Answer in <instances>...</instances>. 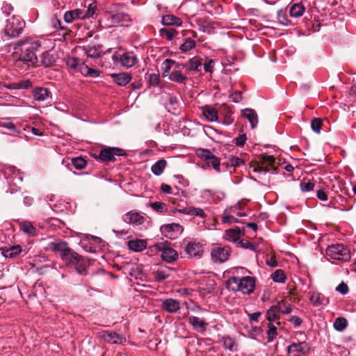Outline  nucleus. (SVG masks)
<instances>
[{"instance_id":"obj_1","label":"nucleus","mask_w":356,"mask_h":356,"mask_svg":"<svg viewBox=\"0 0 356 356\" xmlns=\"http://www.w3.org/2000/svg\"><path fill=\"white\" fill-rule=\"evenodd\" d=\"M226 287L229 291H238L243 294H250L255 288V278L251 276L242 277L232 276L227 280Z\"/></svg>"},{"instance_id":"obj_2","label":"nucleus","mask_w":356,"mask_h":356,"mask_svg":"<svg viewBox=\"0 0 356 356\" xmlns=\"http://www.w3.org/2000/svg\"><path fill=\"white\" fill-rule=\"evenodd\" d=\"M205 243L196 239L185 238L181 243V248L186 254L191 258L200 259L203 254Z\"/></svg>"},{"instance_id":"obj_3","label":"nucleus","mask_w":356,"mask_h":356,"mask_svg":"<svg viewBox=\"0 0 356 356\" xmlns=\"http://www.w3.org/2000/svg\"><path fill=\"white\" fill-rule=\"evenodd\" d=\"M25 27V22L18 15H13L6 21L4 26V33L9 37H18L24 28Z\"/></svg>"},{"instance_id":"obj_4","label":"nucleus","mask_w":356,"mask_h":356,"mask_svg":"<svg viewBox=\"0 0 356 356\" xmlns=\"http://www.w3.org/2000/svg\"><path fill=\"white\" fill-rule=\"evenodd\" d=\"M326 254L332 259L340 261H348L350 257V250L343 244H333L326 249Z\"/></svg>"},{"instance_id":"obj_5","label":"nucleus","mask_w":356,"mask_h":356,"mask_svg":"<svg viewBox=\"0 0 356 356\" xmlns=\"http://www.w3.org/2000/svg\"><path fill=\"white\" fill-rule=\"evenodd\" d=\"M311 350V346L305 341H293L287 347L289 356H305Z\"/></svg>"},{"instance_id":"obj_6","label":"nucleus","mask_w":356,"mask_h":356,"mask_svg":"<svg viewBox=\"0 0 356 356\" xmlns=\"http://www.w3.org/2000/svg\"><path fill=\"white\" fill-rule=\"evenodd\" d=\"M46 249L60 253V257L63 261L67 260V257L73 252L65 242L60 240L49 243Z\"/></svg>"},{"instance_id":"obj_7","label":"nucleus","mask_w":356,"mask_h":356,"mask_svg":"<svg viewBox=\"0 0 356 356\" xmlns=\"http://www.w3.org/2000/svg\"><path fill=\"white\" fill-rule=\"evenodd\" d=\"M230 252L231 250L228 246L221 247L213 245L211 251V257L213 262L222 263L228 259Z\"/></svg>"},{"instance_id":"obj_8","label":"nucleus","mask_w":356,"mask_h":356,"mask_svg":"<svg viewBox=\"0 0 356 356\" xmlns=\"http://www.w3.org/2000/svg\"><path fill=\"white\" fill-rule=\"evenodd\" d=\"M65 261L72 265L79 274L83 275L86 273V261L81 256L75 252L73 251L67 257V260Z\"/></svg>"},{"instance_id":"obj_9","label":"nucleus","mask_w":356,"mask_h":356,"mask_svg":"<svg viewBox=\"0 0 356 356\" xmlns=\"http://www.w3.org/2000/svg\"><path fill=\"white\" fill-rule=\"evenodd\" d=\"M115 65L120 64L122 67H134L137 63V58L130 53L115 54L113 56Z\"/></svg>"},{"instance_id":"obj_10","label":"nucleus","mask_w":356,"mask_h":356,"mask_svg":"<svg viewBox=\"0 0 356 356\" xmlns=\"http://www.w3.org/2000/svg\"><path fill=\"white\" fill-rule=\"evenodd\" d=\"M99 335L107 343L121 345L126 342L125 337L115 332L104 330L101 332Z\"/></svg>"},{"instance_id":"obj_11","label":"nucleus","mask_w":356,"mask_h":356,"mask_svg":"<svg viewBox=\"0 0 356 356\" xmlns=\"http://www.w3.org/2000/svg\"><path fill=\"white\" fill-rule=\"evenodd\" d=\"M155 248L161 252L163 259L168 263H172L178 258L177 251L172 248L165 247L163 243L156 244Z\"/></svg>"},{"instance_id":"obj_12","label":"nucleus","mask_w":356,"mask_h":356,"mask_svg":"<svg viewBox=\"0 0 356 356\" xmlns=\"http://www.w3.org/2000/svg\"><path fill=\"white\" fill-rule=\"evenodd\" d=\"M125 153L123 149L117 147H108L102 149L99 157L103 161H115V156H123Z\"/></svg>"},{"instance_id":"obj_13","label":"nucleus","mask_w":356,"mask_h":356,"mask_svg":"<svg viewBox=\"0 0 356 356\" xmlns=\"http://www.w3.org/2000/svg\"><path fill=\"white\" fill-rule=\"evenodd\" d=\"M309 295V302L314 307L326 306L330 302L329 298L319 292L313 291Z\"/></svg>"},{"instance_id":"obj_14","label":"nucleus","mask_w":356,"mask_h":356,"mask_svg":"<svg viewBox=\"0 0 356 356\" xmlns=\"http://www.w3.org/2000/svg\"><path fill=\"white\" fill-rule=\"evenodd\" d=\"M188 322L193 327V330L198 332L203 333L206 332L208 326V323L203 318L197 316H190L188 317Z\"/></svg>"},{"instance_id":"obj_15","label":"nucleus","mask_w":356,"mask_h":356,"mask_svg":"<svg viewBox=\"0 0 356 356\" xmlns=\"http://www.w3.org/2000/svg\"><path fill=\"white\" fill-rule=\"evenodd\" d=\"M123 220L124 222L131 224L134 226L140 225L145 221L144 217L140 213L136 211H130L127 213L124 216Z\"/></svg>"},{"instance_id":"obj_16","label":"nucleus","mask_w":356,"mask_h":356,"mask_svg":"<svg viewBox=\"0 0 356 356\" xmlns=\"http://www.w3.org/2000/svg\"><path fill=\"white\" fill-rule=\"evenodd\" d=\"M176 211L188 216H198L202 219H206L207 217L204 210L199 207H188L184 209H177Z\"/></svg>"},{"instance_id":"obj_17","label":"nucleus","mask_w":356,"mask_h":356,"mask_svg":"<svg viewBox=\"0 0 356 356\" xmlns=\"http://www.w3.org/2000/svg\"><path fill=\"white\" fill-rule=\"evenodd\" d=\"M19 60L22 61L24 65L30 67L36 62L37 56H35L33 51L31 50L29 48L26 47L24 49V51L21 54Z\"/></svg>"},{"instance_id":"obj_18","label":"nucleus","mask_w":356,"mask_h":356,"mask_svg":"<svg viewBox=\"0 0 356 356\" xmlns=\"http://www.w3.org/2000/svg\"><path fill=\"white\" fill-rule=\"evenodd\" d=\"M214 65L213 60L204 56H195L190 60V67H213Z\"/></svg>"},{"instance_id":"obj_19","label":"nucleus","mask_w":356,"mask_h":356,"mask_svg":"<svg viewBox=\"0 0 356 356\" xmlns=\"http://www.w3.org/2000/svg\"><path fill=\"white\" fill-rule=\"evenodd\" d=\"M161 307L169 313H175L180 309V303L175 299L168 298L162 301Z\"/></svg>"},{"instance_id":"obj_20","label":"nucleus","mask_w":356,"mask_h":356,"mask_svg":"<svg viewBox=\"0 0 356 356\" xmlns=\"http://www.w3.org/2000/svg\"><path fill=\"white\" fill-rule=\"evenodd\" d=\"M305 6L302 2L291 3L289 15L291 17H300L305 13Z\"/></svg>"},{"instance_id":"obj_21","label":"nucleus","mask_w":356,"mask_h":356,"mask_svg":"<svg viewBox=\"0 0 356 356\" xmlns=\"http://www.w3.org/2000/svg\"><path fill=\"white\" fill-rule=\"evenodd\" d=\"M266 318L268 323L277 322V324L280 325V313L279 307L276 305L270 307L266 312Z\"/></svg>"},{"instance_id":"obj_22","label":"nucleus","mask_w":356,"mask_h":356,"mask_svg":"<svg viewBox=\"0 0 356 356\" xmlns=\"http://www.w3.org/2000/svg\"><path fill=\"white\" fill-rule=\"evenodd\" d=\"M170 271L169 267L160 266L154 271V278L157 282H162L170 276Z\"/></svg>"},{"instance_id":"obj_23","label":"nucleus","mask_w":356,"mask_h":356,"mask_svg":"<svg viewBox=\"0 0 356 356\" xmlns=\"http://www.w3.org/2000/svg\"><path fill=\"white\" fill-rule=\"evenodd\" d=\"M242 115L248 120L252 129L257 127L258 124V117L254 110L252 108H245L242 110Z\"/></svg>"},{"instance_id":"obj_24","label":"nucleus","mask_w":356,"mask_h":356,"mask_svg":"<svg viewBox=\"0 0 356 356\" xmlns=\"http://www.w3.org/2000/svg\"><path fill=\"white\" fill-rule=\"evenodd\" d=\"M33 99L38 102H43L49 97L50 92L46 88L37 87L32 91Z\"/></svg>"},{"instance_id":"obj_25","label":"nucleus","mask_w":356,"mask_h":356,"mask_svg":"<svg viewBox=\"0 0 356 356\" xmlns=\"http://www.w3.org/2000/svg\"><path fill=\"white\" fill-rule=\"evenodd\" d=\"M2 255L6 258H14L22 252V248L20 245H13L10 248H1V249Z\"/></svg>"},{"instance_id":"obj_26","label":"nucleus","mask_w":356,"mask_h":356,"mask_svg":"<svg viewBox=\"0 0 356 356\" xmlns=\"http://www.w3.org/2000/svg\"><path fill=\"white\" fill-rule=\"evenodd\" d=\"M129 250L134 252H141L147 247V241L143 239H134L127 242Z\"/></svg>"},{"instance_id":"obj_27","label":"nucleus","mask_w":356,"mask_h":356,"mask_svg":"<svg viewBox=\"0 0 356 356\" xmlns=\"http://www.w3.org/2000/svg\"><path fill=\"white\" fill-rule=\"evenodd\" d=\"M236 207H231L229 209H226L222 216V223H237L239 222V220L232 213H235Z\"/></svg>"},{"instance_id":"obj_28","label":"nucleus","mask_w":356,"mask_h":356,"mask_svg":"<svg viewBox=\"0 0 356 356\" xmlns=\"http://www.w3.org/2000/svg\"><path fill=\"white\" fill-rule=\"evenodd\" d=\"M202 114L209 122H216L218 120V111L211 106L207 105L202 107Z\"/></svg>"},{"instance_id":"obj_29","label":"nucleus","mask_w":356,"mask_h":356,"mask_svg":"<svg viewBox=\"0 0 356 356\" xmlns=\"http://www.w3.org/2000/svg\"><path fill=\"white\" fill-rule=\"evenodd\" d=\"M83 11L80 9H75L67 11L64 15V20L67 23H71L77 19H83L86 15H82Z\"/></svg>"},{"instance_id":"obj_30","label":"nucleus","mask_w":356,"mask_h":356,"mask_svg":"<svg viewBox=\"0 0 356 356\" xmlns=\"http://www.w3.org/2000/svg\"><path fill=\"white\" fill-rule=\"evenodd\" d=\"M203 156L208 161V163L212 165L214 170H216L218 172H220V159L218 157L211 154V152H209V150L205 151V153L203 155Z\"/></svg>"},{"instance_id":"obj_31","label":"nucleus","mask_w":356,"mask_h":356,"mask_svg":"<svg viewBox=\"0 0 356 356\" xmlns=\"http://www.w3.org/2000/svg\"><path fill=\"white\" fill-rule=\"evenodd\" d=\"M32 82L29 79L21 80L10 83L7 88L10 90H28L32 87Z\"/></svg>"},{"instance_id":"obj_32","label":"nucleus","mask_w":356,"mask_h":356,"mask_svg":"<svg viewBox=\"0 0 356 356\" xmlns=\"http://www.w3.org/2000/svg\"><path fill=\"white\" fill-rule=\"evenodd\" d=\"M20 230L29 236L37 235V229L29 221H22L19 224Z\"/></svg>"},{"instance_id":"obj_33","label":"nucleus","mask_w":356,"mask_h":356,"mask_svg":"<svg viewBox=\"0 0 356 356\" xmlns=\"http://www.w3.org/2000/svg\"><path fill=\"white\" fill-rule=\"evenodd\" d=\"M171 68H164L162 76L163 77L168 76V79L171 81H177L179 83H181L184 79L185 77L180 73L179 72H170Z\"/></svg>"},{"instance_id":"obj_34","label":"nucleus","mask_w":356,"mask_h":356,"mask_svg":"<svg viewBox=\"0 0 356 356\" xmlns=\"http://www.w3.org/2000/svg\"><path fill=\"white\" fill-rule=\"evenodd\" d=\"M224 238L226 241L236 242L241 238V230L239 228L230 229L225 231Z\"/></svg>"},{"instance_id":"obj_35","label":"nucleus","mask_w":356,"mask_h":356,"mask_svg":"<svg viewBox=\"0 0 356 356\" xmlns=\"http://www.w3.org/2000/svg\"><path fill=\"white\" fill-rule=\"evenodd\" d=\"M162 24L165 26H180L182 21L179 17L172 15H166L162 17Z\"/></svg>"},{"instance_id":"obj_36","label":"nucleus","mask_w":356,"mask_h":356,"mask_svg":"<svg viewBox=\"0 0 356 356\" xmlns=\"http://www.w3.org/2000/svg\"><path fill=\"white\" fill-rule=\"evenodd\" d=\"M167 166V161L161 159L154 163L151 167L152 172L156 176H160Z\"/></svg>"},{"instance_id":"obj_37","label":"nucleus","mask_w":356,"mask_h":356,"mask_svg":"<svg viewBox=\"0 0 356 356\" xmlns=\"http://www.w3.org/2000/svg\"><path fill=\"white\" fill-rule=\"evenodd\" d=\"M114 81L119 86H125L131 81V76L127 73L112 74Z\"/></svg>"},{"instance_id":"obj_38","label":"nucleus","mask_w":356,"mask_h":356,"mask_svg":"<svg viewBox=\"0 0 356 356\" xmlns=\"http://www.w3.org/2000/svg\"><path fill=\"white\" fill-rule=\"evenodd\" d=\"M24 44H29V46L27 48H29L32 51L37 50L40 47V42L38 40L29 42V39H25L18 41L17 43L15 44V49L17 50L19 47Z\"/></svg>"},{"instance_id":"obj_39","label":"nucleus","mask_w":356,"mask_h":356,"mask_svg":"<svg viewBox=\"0 0 356 356\" xmlns=\"http://www.w3.org/2000/svg\"><path fill=\"white\" fill-rule=\"evenodd\" d=\"M150 207L156 213H166L168 211V205L162 202H154L149 204Z\"/></svg>"},{"instance_id":"obj_40","label":"nucleus","mask_w":356,"mask_h":356,"mask_svg":"<svg viewBox=\"0 0 356 356\" xmlns=\"http://www.w3.org/2000/svg\"><path fill=\"white\" fill-rule=\"evenodd\" d=\"M161 229L165 232L181 233L183 227L178 223L167 224L162 226Z\"/></svg>"},{"instance_id":"obj_41","label":"nucleus","mask_w":356,"mask_h":356,"mask_svg":"<svg viewBox=\"0 0 356 356\" xmlns=\"http://www.w3.org/2000/svg\"><path fill=\"white\" fill-rule=\"evenodd\" d=\"M268 329L266 331L268 342H272L277 334V327L271 323L267 324Z\"/></svg>"},{"instance_id":"obj_42","label":"nucleus","mask_w":356,"mask_h":356,"mask_svg":"<svg viewBox=\"0 0 356 356\" xmlns=\"http://www.w3.org/2000/svg\"><path fill=\"white\" fill-rule=\"evenodd\" d=\"M348 325L347 320L343 317L337 318L333 324L334 328L339 332H341L346 329Z\"/></svg>"},{"instance_id":"obj_43","label":"nucleus","mask_w":356,"mask_h":356,"mask_svg":"<svg viewBox=\"0 0 356 356\" xmlns=\"http://www.w3.org/2000/svg\"><path fill=\"white\" fill-rule=\"evenodd\" d=\"M111 21L113 24H120L129 21V16L123 13H116L111 17Z\"/></svg>"},{"instance_id":"obj_44","label":"nucleus","mask_w":356,"mask_h":356,"mask_svg":"<svg viewBox=\"0 0 356 356\" xmlns=\"http://www.w3.org/2000/svg\"><path fill=\"white\" fill-rule=\"evenodd\" d=\"M271 278L275 282L283 283L285 282L286 276L282 270H276L272 275Z\"/></svg>"},{"instance_id":"obj_45","label":"nucleus","mask_w":356,"mask_h":356,"mask_svg":"<svg viewBox=\"0 0 356 356\" xmlns=\"http://www.w3.org/2000/svg\"><path fill=\"white\" fill-rule=\"evenodd\" d=\"M195 46V42L191 38H187L185 40L184 42L180 46L179 49L183 52H187L191 49H193Z\"/></svg>"},{"instance_id":"obj_46","label":"nucleus","mask_w":356,"mask_h":356,"mask_svg":"<svg viewBox=\"0 0 356 356\" xmlns=\"http://www.w3.org/2000/svg\"><path fill=\"white\" fill-rule=\"evenodd\" d=\"M221 342L223 344L225 348L228 349L231 351L234 350V346L235 345L234 341L228 336H224L221 339Z\"/></svg>"},{"instance_id":"obj_47","label":"nucleus","mask_w":356,"mask_h":356,"mask_svg":"<svg viewBox=\"0 0 356 356\" xmlns=\"http://www.w3.org/2000/svg\"><path fill=\"white\" fill-rule=\"evenodd\" d=\"M160 35L168 40H172L177 31L174 29L163 28L160 30Z\"/></svg>"},{"instance_id":"obj_48","label":"nucleus","mask_w":356,"mask_h":356,"mask_svg":"<svg viewBox=\"0 0 356 356\" xmlns=\"http://www.w3.org/2000/svg\"><path fill=\"white\" fill-rule=\"evenodd\" d=\"M81 73L84 76L97 77L100 74V72L95 68H79Z\"/></svg>"},{"instance_id":"obj_49","label":"nucleus","mask_w":356,"mask_h":356,"mask_svg":"<svg viewBox=\"0 0 356 356\" xmlns=\"http://www.w3.org/2000/svg\"><path fill=\"white\" fill-rule=\"evenodd\" d=\"M72 163L76 170H82L86 165V161L81 157L72 159Z\"/></svg>"},{"instance_id":"obj_50","label":"nucleus","mask_w":356,"mask_h":356,"mask_svg":"<svg viewBox=\"0 0 356 356\" xmlns=\"http://www.w3.org/2000/svg\"><path fill=\"white\" fill-rule=\"evenodd\" d=\"M280 313H282L284 314H289L292 312V308L291 305L287 304L285 301L282 300L279 302L278 305Z\"/></svg>"},{"instance_id":"obj_51","label":"nucleus","mask_w":356,"mask_h":356,"mask_svg":"<svg viewBox=\"0 0 356 356\" xmlns=\"http://www.w3.org/2000/svg\"><path fill=\"white\" fill-rule=\"evenodd\" d=\"M321 126H322V122L320 119L318 118H315L314 119L312 122H311V127H312V129L317 133V134H319L321 132Z\"/></svg>"},{"instance_id":"obj_52","label":"nucleus","mask_w":356,"mask_h":356,"mask_svg":"<svg viewBox=\"0 0 356 356\" xmlns=\"http://www.w3.org/2000/svg\"><path fill=\"white\" fill-rule=\"evenodd\" d=\"M229 161L231 166L238 167L244 165V161L237 156H232Z\"/></svg>"},{"instance_id":"obj_53","label":"nucleus","mask_w":356,"mask_h":356,"mask_svg":"<svg viewBox=\"0 0 356 356\" xmlns=\"http://www.w3.org/2000/svg\"><path fill=\"white\" fill-rule=\"evenodd\" d=\"M314 187V184L311 181L308 182H302L300 184V188L302 192H309L313 190Z\"/></svg>"},{"instance_id":"obj_54","label":"nucleus","mask_w":356,"mask_h":356,"mask_svg":"<svg viewBox=\"0 0 356 356\" xmlns=\"http://www.w3.org/2000/svg\"><path fill=\"white\" fill-rule=\"evenodd\" d=\"M246 140L247 137L245 134H241L235 138V144L238 147H243L245 145Z\"/></svg>"},{"instance_id":"obj_55","label":"nucleus","mask_w":356,"mask_h":356,"mask_svg":"<svg viewBox=\"0 0 356 356\" xmlns=\"http://www.w3.org/2000/svg\"><path fill=\"white\" fill-rule=\"evenodd\" d=\"M336 290L341 294L346 295L348 293V286L344 282H341L337 286Z\"/></svg>"},{"instance_id":"obj_56","label":"nucleus","mask_w":356,"mask_h":356,"mask_svg":"<svg viewBox=\"0 0 356 356\" xmlns=\"http://www.w3.org/2000/svg\"><path fill=\"white\" fill-rule=\"evenodd\" d=\"M13 8L10 3H4L1 8L2 13L8 17L13 11Z\"/></svg>"},{"instance_id":"obj_57","label":"nucleus","mask_w":356,"mask_h":356,"mask_svg":"<svg viewBox=\"0 0 356 356\" xmlns=\"http://www.w3.org/2000/svg\"><path fill=\"white\" fill-rule=\"evenodd\" d=\"M229 98L232 99V101L234 103H238L242 99V95L240 92L235 91L234 92L232 93L229 95Z\"/></svg>"},{"instance_id":"obj_58","label":"nucleus","mask_w":356,"mask_h":356,"mask_svg":"<svg viewBox=\"0 0 356 356\" xmlns=\"http://www.w3.org/2000/svg\"><path fill=\"white\" fill-rule=\"evenodd\" d=\"M159 77L156 74H150L149 76V82L152 86H156L159 83Z\"/></svg>"},{"instance_id":"obj_59","label":"nucleus","mask_w":356,"mask_h":356,"mask_svg":"<svg viewBox=\"0 0 356 356\" xmlns=\"http://www.w3.org/2000/svg\"><path fill=\"white\" fill-rule=\"evenodd\" d=\"M161 190L164 193H166V194H172V193H173V191H172V188L170 187V186H169L167 184H162L161 185Z\"/></svg>"},{"instance_id":"obj_60","label":"nucleus","mask_w":356,"mask_h":356,"mask_svg":"<svg viewBox=\"0 0 356 356\" xmlns=\"http://www.w3.org/2000/svg\"><path fill=\"white\" fill-rule=\"evenodd\" d=\"M316 196L319 200L322 201H325L327 200V195L323 189H319L317 191Z\"/></svg>"},{"instance_id":"obj_61","label":"nucleus","mask_w":356,"mask_h":356,"mask_svg":"<svg viewBox=\"0 0 356 356\" xmlns=\"http://www.w3.org/2000/svg\"><path fill=\"white\" fill-rule=\"evenodd\" d=\"M261 312H256L252 314H249V319L252 321H257L259 318L261 316Z\"/></svg>"},{"instance_id":"obj_62","label":"nucleus","mask_w":356,"mask_h":356,"mask_svg":"<svg viewBox=\"0 0 356 356\" xmlns=\"http://www.w3.org/2000/svg\"><path fill=\"white\" fill-rule=\"evenodd\" d=\"M291 321L296 327L300 325L302 322L300 318L296 316L291 317Z\"/></svg>"},{"instance_id":"obj_63","label":"nucleus","mask_w":356,"mask_h":356,"mask_svg":"<svg viewBox=\"0 0 356 356\" xmlns=\"http://www.w3.org/2000/svg\"><path fill=\"white\" fill-rule=\"evenodd\" d=\"M275 161V159L273 156H263V161L268 163V164H273Z\"/></svg>"},{"instance_id":"obj_64","label":"nucleus","mask_w":356,"mask_h":356,"mask_svg":"<svg viewBox=\"0 0 356 356\" xmlns=\"http://www.w3.org/2000/svg\"><path fill=\"white\" fill-rule=\"evenodd\" d=\"M175 64V61L172 59H169V58L165 59L163 63V65H164L165 67H171L172 65H173Z\"/></svg>"}]
</instances>
